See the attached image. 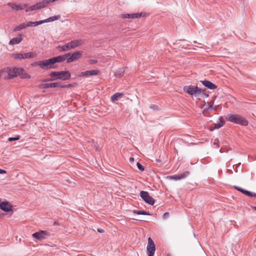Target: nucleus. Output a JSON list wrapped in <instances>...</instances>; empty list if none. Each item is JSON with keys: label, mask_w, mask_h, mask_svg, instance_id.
I'll list each match as a JSON object with an SVG mask.
<instances>
[{"label": "nucleus", "mask_w": 256, "mask_h": 256, "mask_svg": "<svg viewBox=\"0 0 256 256\" xmlns=\"http://www.w3.org/2000/svg\"><path fill=\"white\" fill-rule=\"evenodd\" d=\"M226 120L228 121L244 126L248 124V122L244 118L238 114H228L226 117Z\"/></svg>", "instance_id": "nucleus-1"}, {"label": "nucleus", "mask_w": 256, "mask_h": 256, "mask_svg": "<svg viewBox=\"0 0 256 256\" xmlns=\"http://www.w3.org/2000/svg\"><path fill=\"white\" fill-rule=\"evenodd\" d=\"M82 44L81 40H72L64 46H58V48L60 52L68 51L70 49L74 48L76 47L79 46Z\"/></svg>", "instance_id": "nucleus-2"}, {"label": "nucleus", "mask_w": 256, "mask_h": 256, "mask_svg": "<svg viewBox=\"0 0 256 256\" xmlns=\"http://www.w3.org/2000/svg\"><path fill=\"white\" fill-rule=\"evenodd\" d=\"M50 76L52 77H56L55 78L62 80H68L70 78V74L68 71L52 72Z\"/></svg>", "instance_id": "nucleus-3"}, {"label": "nucleus", "mask_w": 256, "mask_h": 256, "mask_svg": "<svg viewBox=\"0 0 256 256\" xmlns=\"http://www.w3.org/2000/svg\"><path fill=\"white\" fill-rule=\"evenodd\" d=\"M184 90L189 94L194 96H198L202 93V89L193 86H185Z\"/></svg>", "instance_id": "nucleus-4"}, {"label": "nucleus", "mask_w": 256, "mask_h": 256, "mask_svg": "<svg viewBox=\"0 0 256 256\" xmlns=\"http://www.w3.org/2000/svg\"><path fill=\"white\" fill-rule=\"evenodd\" d=\"M4 74H7L8 76H5L4 78L5 80L7 79H12L15 77H16V74L14 70V68L12 69L9 67L4 68L3 69L0 70V78Z\"/></svg>", "instance_id": "nucleus-5"}, {"label": "nucleus", "mask_w": 256, "mask_h": 256, "mask_svg": "<svg viewBox=\"0 0 256 256\" xmlns=\"http://www.w3.org/2000/svg\"><path fill=\"white\" fill-rule=\"evenodd\" d=\"M70 84L68 85H62L60 82H53V83H46L42 84L38 86L40 88H56L60 87L62 88L69 87Z\"/></svg>", "instance_id": "nucleus-6"}, {"label": "nucleus", "mask_w": 256, "mask_h": 256, "mask_svg": "<svg viewBox=\"0 0 256 256\" xmlns=\"http://www.w3.org/2000/svg\"><path fill=\"white\" fill-rule=\"evenodd\" d=\"M140 196L142 199L147 204L153 205L155 202V200L150 196L148 192L146 191H141Z\"/></svg>", "instance_id": "nucleus-7"}, {"label": "nucleus", "mask_w": 256, "mask_h": 256, "mask_svg": "<svg viewBox=\"0 0 256 256\" xmlns=\"http://www.w3.org/2000/svg\"><path fill=\"white\" fill-rule=\"evenodd\" d=\"M54 68L55 67L54 66V64L52 58L48 60H41V68L43 70H49L51 68Z\"/></svg>", "instance_id": "nucleus-8"}, {"label": "nucleus", "mask_w": 256, "mask_h": 256, "mask_svg": "<svg viewBox=\"0 0 256 256\" xmlns=\"http://www.w3.org/2000/svg\"><path fill=\"white\" fill-rule=\"evenodd\" d=\"M156 250L155 244L152 240L149 238H148V243L146 247V251L148 256H154Z\"/></svg>", "instance_id": "nucleus-9"}, {"label": "nucleus", "mask_w": 256, "mask_h": 256, "mask_svg": "<svg viewBox=\"0 0 256 256\" xmlns=\"http://www.w3.org/2000/svg\"><path fill=\"white\" fill-rule=\"evenodd\" d=\"M82 52L76 51L73 52L72 54L70 53H68L69 56H67L66 62L70 63L80 58L82 55Z\"/></svg>", "instance_id": "nucleus-10"}, {"label": "nucleus", "mask_w": 256, "mask_h": 256, "mask_svg": "<svg viewBox=\"0 0 256 256\" xmlns=\"http://www.w3.org/2000/svg\"><path fill=\"white\" fill-rule=\"evenodd\" d=\"M46 6V2L42 0L41 2H38L30 6H29L26 10V12L33 11L36 10L40 9L42 8H44Z\"/></svg>", "instance_id": "nucleus-11"}, {"label": "nucleus", "mask_w": 256, "mask_h": 256, "mask_svg": "<svg viewBox=\"0 0 256 256\" xmlns=\"http://www.w3.org/2000/svg\"><path fill=\"white\" fill-rule=\"evenodd\" d=\"M48 232L45 230H40L39 232L34 233L32 236L36 240H42L46 238Z\"/></svg>", "instance_id": "nucleus-12"}, {"label": "nucleus", "mask_w": 256, "mask_h": 256, "mask_svg": "<svg viewBox=\"0 0 256 256\" xmlns=\"http://www.w3.org/2000/svg\"><path fill=\"white\" fill-rule=\"evenodd\" d=\"M190 174V172L188 171H186L183 173L178 174V175H173V176H167V178L169 180H178L181 179H184L188 176Z\"/></svg>", "instance_id": "nucleus-13"}, {"label": "nucleus", "mask_w": 256, "mask_h": 256, "mask_svg": "<svg viewBox=\"0 0 256 256\" xmlns=\"http://www.w3.org/2000/svg\"><path fill=\"white\" fill-rule=\"evenodd\" d=\"M100 73V71L96 70H86L84 72H82L80 74V76L88 77L92 76H96Z\"/></svg>", "instance_id": "nucleus-14"}, {"label": "nucleus", "mask_w": 256, "mask_h": 256, "mask_svg": "<svg viewBox=\"0 0 256 256\" xmlns=\"http://www.w3.org/2000/svg\"><path fill=\"white\" fill-rule=\"evenodd\" d=\"M0 208L6 212H9L12 210V206L8 202H4L0 204Z\"/></svg>", "instance_id": "nucleus-15"}, {"label": "nucleus", "mask_w": 256, "mask_h": 256, "mask_svg": "<svg viewBox=\"0 0 256 256\" xmlns=\"http://www.w3.org/2000/svg\"><path fill=\"white\" fill-rule=\"evenodd\" d=\"M8 5L9 6L12 10H22L26 8H27L28 6V5L26 4H13L10 2L8 3Z\"/></svg>", "instance_id": "nucleus-16"}, {"label": "nucleus", "mask_w": 256, "mask_h": 256, "mask_svg": "<svg viewBox=\"0 0 256 256\" xmlns=\"http://www.w3.org/2000/svg\"><path fill=\"white\" fill-rule=\"evenodd\" d=\"M234 188L236 189V190L242 192V194L250 196V197H256V193L252 192L248 190H246L242 188H240L238 186H234Z\"/></svg>", "instance_id": "nucleus-17"}, {"label": "nucleus", "mask_w": 256, "mask_h": 256, "mask_svg": "<svg viewBox=\"0 0 256 256\" xmlns=\"http://www.w3.org/2000/svg\"><path fill=\"white\" fill-rule=\"evenodd\" d=\"M234 188L236 189V190L242 192V194L250 196V197H256V193L252 192L248 190H246L242 188H240L238 186H234Z\"/></svg>", "instance_id": "nucleus-18"}, {"label": "nucleus", "mask_w": 256, "mask_h": 256, "mask_svg": "<svg viewBox=\"0 0 256 256\" xmlns=\"http://www.w3.org/2000/svg\"><path fill=\"white\" fill-rule=\"evenodd\" d=\"M67 56H69V54H66L64 55L59 56H58L52 58L54 64L56 62H64L66 59L67 58Z\"/></svg>", "instance_id": "nucleus-19"}, {"label": "nucleus", "mask_w": 256, "mask_h": 256, "mask_svg": "<svg viewBox=\"0 0 256 256\" xmlns=\"http://www.w3.org/2000/svg\"><path fill=\"white\" fill-rule=\"evenodd\" d=\"M200 82L206 87L210 88V90H214L217 88V86L215 84L212 83L209 80H204Z\"/></svg>", "instance_id": "nucleus-20"}, {"label": "nucleus", "mask_w": 256, "mask_h": 256, "mask_svg": "<svg viewBox=\"0 0 256 256\" xmlns=\"http://www.w3.org/2000/svg\"><path fill=\"white\" fill-rule=\"evenodd\" d=\"M14 70L16 73V76H18L20 75V76H21L22 78H30V76H22V73L24 72V70L22 68L14 67Z\"/></svg>", "instance_id": "nucleus-21"}, {"label": "nucleus", "mask_w": 256, "mask_h": 256, "mask_svg": "<svg viewBox=\"0 0 256 256\" xmlns=\"http://www.w3.org/2000/svg\"><path fill=\"white\" fill-rule=\"evenodd\" d=\"M22 40V35L20 34L18 37L14 38L12 39L10 42L9 44H20Z\"/></svg>", "instance_id": "nucleus-22"}, {"label": "nucleus", "mask_w": 256, "mask_h": 256, "mask_svg": "<svg viewBox=\"0 0 256 256\" xmlns=\"http://www.w3.org/2000/svg\"><path fill=\"white\" fill-rule=\"evenodd\" d=\"M29 26H30V25H28V22H24V23H22V24H20L19 26H16L14 29L13 31L14 32L19 31V30H21L26 28L28 27H29Z\"/></svg>", "instance_id": "nucleus-23"}, {"label": "nucleus", "mask_w": 256, "mask_h": 256, "mask_svg": "<svg viewBox=\"0 0 256 256\" xmlns=\"http://www.w3.org/2000/svg\"><path fill=\"white\" fill-rule=\"evenodd\" d=\"M123 94L120 92H116L111 96V100L113 102L118 100L122 96Z\"/></svg>", "instance_id": "nucleus-24"}, {"label": "nucleus", "mask_w": 256, "mask_h": 256, "mask_svg": "<svg viewBox=\"0 0 256 256\" xmlns=\"http://www.w3.org/2000/svg\"><path fill=\"white\" fill-rule=\"evenodd\" d=\"M60 15L50 17L46 20H44V23L50 22H53V21H54V20L60 19Z\"/></svg>", "instance_id": "nucleus-25"}, {"label": "nucleus", "mask_w": 256, "mask_h": 256, "mask_svg": "<svg viewBox=\"0 0 256 256\" xmlns=\"http://www.w3.org/2000/svg\"><path fill=\"white\" fill-rule=\"evenodd\" d=\"M44 23V20L36 21L34 22H28V24L30 25V26H36L39 24H41Z\"/></svg>", "instance_id": "nucleus-26"}, {"label": "nucleus", "mask_w": 256, "mask_h": 256, "mask_svg": "<svg viewBox=\"0 0 256 256\" xmlns=\"http://www.w3.org/2000/svg\"><path fill=\"white\" fill-rule=\"evenodd\" d=\"M124 72V70L123 68H120L116 70L114 72V76L118 78H120L122 74Z\"/></svg>", "instance_id": "nucleus-27"}, {"label": "nucleus", "mask_w": 256, "mask_h": 256, "mask_svg": "<svg viewBox=\"0 0 256 256\" xmlns=\"http://www.w3.org/2000/svg\"><path fill=\"white\" fill-rule=\"evenodd\" d=\"M34 57V54L31 52H27L22 54V59H26L28 58H32Z\"/></svg>", "instance_id": "nucleus-28"}, {"label": "nucleus", "mask_w": 256, "mask_h": 256, "mask_svg": "<svg viewBox=\"0 0 256 256\" xmlns=\"http://www.w3.org/2000/svg\"><path fill=\"white\" fill-rule=\"evenodd\" d=\"M134 214H142V215H150V214L144 210H134L133 211Z\"/></svg>", "instance_id": "nucleus-29"}, {"label": "nucleus", "mask_w": 256, "mask_h": 256, "mask_svg": "<svg viewBox=\"0 0 256 256\" xmlns=\"http://www.w3.org/2000/svg\"><path fill=\"white\" fill-rule=\"evenodd\" d=\"M12 57L14 59H22V53H16L12 55Z\"/></svg>", "instance_id": "nucleus-30"}, {"label": "nucleus", "mask_w": 256, "mask_h": 256, "mask_svg": "<svg viewBox=\"0 0 256 256\" xmlns=\"http://www.w3.org/2000/svg\"><path fill=\"white\" fill-rule=\"evenodd\" d=\"M142 15V13H134L130 14L132 18H140Z\"/></svg>", "instance_id": "nucleus-31"}, {"label": "nucleus", "mask_w": 256, "mask_h": 256, "mask_svg": "<svg viewBox=\"0 0 256 256\" xmlns=\"http://www.w3.org/2000/svg\"><path fill=\"white\" fill-rule=\"evenodd\" d=\"M224 122L220 120L218 122L217 124H216L215 128H219L224 125Z\"/></svg>", "instance_id": "nucleus-32"}, {"label": "nucleus", "mask_w": 256, "mask_h": 256, "mask_svg": "<svg viewBox=\"0 0 256 256\" xmlns=\"http://www.w3.org/2000/svg\"><path fill=\"white\" fill-rule=\"evenodd\" d=\"M136 166H138V168L141 171L144 170V166L139 162H138L136 164Z\"/></svg>", "instance_id": "nucleus-33"}, {"label": "nucleus", "mask_w": 256, "mask_h": 256, "mask_svg": "<svg viewBox=\"0 0 256 256\" xmlns=\"http://www.w3.org/2000/svg\"><path fill=\"white\" fill-rule=\"evenodd\" d=\"M121 17L124 18H131L130 14H122L121 15Z\"/></svg>", "instance_id": "nucleus-34"}, {"label": "nucleus", "mask_w": 256, "mask_h": 256, "mask_svg": "<svg viewBox=\"0 0 256 256\" xmlns=\"http://www.w3.org/2000/svg\"><path fill=\"white\" fill-rule=\"evenodd\" d=\"M19 139H20V136H19L15 137V138L11 137V138H8V141L11 142V141H13V140H18Z\"/></svg>", "instance_id": "nucleus-35"}, {"label": "nucleus", "mask_w": 256, "mask_h": 256, "mask_svg": "<svg viewBox=\"0 0 256 256\" xmlns=\"http://www.w3.org/2000/svg\"><path fill=\"white\" fill-rule=\"evenodd\" d=\"M40 64H41V60L40 61H38V62H34L32 65L33 66H38L40 67Z\"/></svg>", "instance_id": "nucleus-36"}, {"label": "nucleus", "mask_w": 256, "mask_h": 256, "mask_svg": "<svg viewBox=\"0 0 256 256\" xmlns=\"http://www.w3.org/2000/svg\"><path fill=\"white\" fill-rule=\"evenodd\" d=\"M56 80V78H47L42 80V82H48V81H50V80Z\"/></svg>", "instance_id": "nucleus-37"}, {"label": "nucleus", "mask_w": 256, "mask_h": 256, "mask_svg": "<svg viewBox=\"0 0 256 256\" xmlns=\"http://www.w3.org/2000/svg\"><path fill=\"white\" fill-rule=\"evenodd\" d=\"M169 216V213L168 212H165L163 215L164 218H167Z\"/></svg>", "instance_id": "nucleus-38"}, {"label": "nucleus", "mask_w": 256, "mask_h": 256, "mask_svg": "<svg viewBox=\"0 0 256 256\" xmlns=\"http://www.w3.org/2000/svg\"><path fill=\"white\" fill-rule=\"evenodd\" d=\"M97 231L98 232H100V233H103L104 232V230L102 229V228H97Z\"/></svg>", "instance_id": "nucleus-39"}, {"label": "nucleus", "mask_w": 256, "mask_h": 256, "mask_svg": "<svg viewBox=\"0 0 256 256\" xmlns=\"http://www.w3.org/2000/svg\"><path fill=\"white\" fill-rule=\"evenodd\" d=\"M157 108H158V106H156V105H152L150 106V108H153L154 110L156 109Z\"/></svg>", "instance_id": "nucleus-40"}, {"label": "nucleus", "mask_w": 256, "mask_h": 256, "mask_svg": "<svg viewBox=\"0 0 256 256\" xmlns=\"http://www.w3.org/2000/svg\"><path fill=\"white\" fill-rule=\"evenodd\" d=\"M130 161L132 162H133L134 161V158L133 157L130 158Z\"/></svg>", "instance_id": "nucleus-41"}, {"label": "nucleus", "mask_w": 256, "mask_h": 256, "mask_svg": "<svg viewBox=\"0 0 256 256\" xmlns=\"http://www.w3.org/2000/svg\"><path fill=\"white\" fill-rule=\"evenodd\" d=\"M6 171L4 170H2V169H0V174H6Z\"/></svg>", "instance_id": "nucleus-42"}, {"label": "nucleus", "mask_w": 256, "mask_h": 256, "mask_svg": "<svg viewBox=\"0 0 256 256\" xmlns=\"http://www.w3.org/2000/svg\"><path fill=\"white\" fill-rule=\"evenodd\" d=\"M252 208L254 209V210H256V206H252Z\"/></svg>", "instance_id": "nucleus-43"}, {"label": "nucleus", "mask_w": 256, "mask_h": 256, "mask_svg": "<svg viewBox=\"0 0 256 256\" xmlns=\"http://www.w3.org/2000/svg\"><path fill=\"white\" fill-rule=\"evenodd\" d=\"M96 62H97L96 60H94L92 62H93V63H96Z\"/></svg>", "instance_id": "nucleus-44"}, {"label": "nucleus", "mask_w": 256, "mask_h": 256, "mask_svg": "<svg viewBox=\"0 0 256 256\" xmlns=\"http://www.w3.org/2000/svg\"><path fill=\"white\" fill-rule=\"evenodd\" d=\"M167 256H171L170 254H168Z\"/></svg>", "instance_id": "nucleus-45"}]
</instances>
